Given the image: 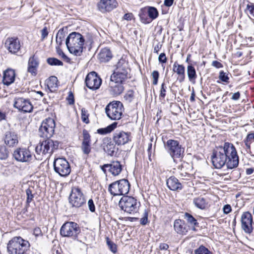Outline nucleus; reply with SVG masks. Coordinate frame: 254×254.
<instances>
[{
  "mask_svg": "<svg viewBox=\"0 0 254 254\" xmlns=\"http://www.w3.org/2000/svg\"><path fill=\"white\" fill-rule=\"evenodd\" d=\"M211 162L216 169H220L226 165L228 169L236 168L239 162L237 150L234 145L225 142L223 146L216 147L211 155Z\"/></svg>",
  "mask_w": 254,
  "mask_h": 254,
  "instance_id": "f257e3e1",
  "label": "nucleus"
},
{
  "mask_svg": "<svg viewBox=\"0 0 254 254\" xmlns=\"http://www.w3.org/2000/svg\"><path fill=\"white\" fill-rule=\"evenodd\" d=\"M84 42L83 36L81 34L73 32L67 37L65 44L71 54L79 56L82 53Z\"/></svg>",
  "mask_w": 254,
  "mask_h": 254,
  "instance_id": "f03ea898",
  "label": "nucleus"
},
{
  "mask_svg": "<svg viewBox=\"0 0 254 254\" xmlns=\"http://www.w3.org/2000/svg\"><path fill=\"white\" fill-rule=\"evenodd\" d=\"M29 242L21 237H14L8 243L7 245L8 254H26L29 249Z\"/></svg>",
  "mask_w": 254,
  "mask_h": 254,
  "instance_id": "7ed1b4c3",
  "label": "nucleus"
},
{
  "mask_svg": "<svg viewBox=\"0 0 254 254\" xmlns=\"http://www.w3.org/2000/svg\"><path fill=\"white\" fill-rule=\"evenodd\" d=\"M129 69L127 62L124 59H120L116 65L114 72L110 78L114 80L124 82L128 77Z\"/></svg>",
  "mask_w": 254,
  "mask_h": 254,
  "instance_id": "20e7f679",
  "label": "nucleus"
},
{
  "mask_svg": "<svg viewBox=\"0 0 254 254\" xmlns=\"http://www.w3.org/2000/svg\"><path fill=\"white\" fill-rule=\"evenodd\" d=\"M164 147L174 161L177 159L182 158L185 152V148L179 141L174 139H169L164 144Z\"/></svg>",
  "mask_w": 254,
  "mask_h": 254,
  "instance_id": "39448f33",
  "label": "nucleus"
},
{
  "mask_svg": "<svg viewBox=\"0 0 254 254\" xmlns=\"http://www.w3.org/2000/svg\"><path fill=\"white\" fill-rule=\"evenodd\" d=\"M119 205L125 212L133 214L138 211L140 202L132 196H124L120 199Z\"/></svg>",
  "mask_w": 254,
  "mask_h": 254,
  "instance_id": "423d86ee",
  "label": "nucleus"
},
{
  "mask_svg": "<svg viewBox=\"0 0 254 254\" xmlns=\"http://www.w3.org/2000/svg\"><path fill=\"white\" fill-rule=\"evenodd\" d=\"M130 184L126 179H121L111 184L108 191L114 195H121L127 194L129 190Z\"/></svg>",
  "mask_w": 254,
  "mask_h": 254,
  "instance_id": "0eeeda50",
  "label": "nucleus"
},
{
  "mask_svg": "<svg viewBox=\"0 0 254 254\" xmlns=\"http://www.w3.org/2000/svg\"><path fill=\"white\" fill-rule=\"evenodd\" d=\"M80 233V228L76 223L71 221L65 222L60 229V234L64 237L75 239Z\"/></svg>",
  "mask_w": 254,
  "mask_h": 254,
  "instance_id": "6e6552de",
  "label": "nucleus"
},
{
  "mask_svg": "<svg viewBox=\"0 0 254 254\" xmlns=\"http://www.w3.org/2000/svg\"><path fill=\"white\" fill-rule=\"evenodd\" d=\"M123 105L120 101L110 103L105 108L107 116L112 120H120L123 115Z\"/></svg>",
  "mask_w": 254,
  "mask_h": 254,
  "instance_id": "1a4fd4ad",
  "label": "nucleus"
},
{
  "mask_svg": "<svg viewBox=\"0 0 254 254\" xmlns=\"http://www.w3.org/2000/svg\"><path fill=\"white\" fill-rule=\"evenodd\" d=\"M59 142L57 141H54L49 138L40 142L35 148V151L38 155L51 154L58 148Z\"/></svg>",
  "mask_w": 254,
  "mask_h": 254,
  "instance_id": "9d476101",
  "label": "nucleus"
},
{
  "mask_svg": "<svg viewBox=\"0 0 254 254\" xmlns=\"http://www.w3.org/2000/svg\"><path fill=\"white\" fill-rule=\"evenodd\" d=\"M69 202L72 207L76 208H79L85 203V196L79 187L72 188L69 197Z\"/></svg>",
  "mask_w": 254,
  "mask_h": 254,
  "instance_id": "9b49d317",
  "label": "nucleus"
},
{
  "mask_svg": "<svg viewBox=\"0 0 254 254\" xmlns=\"http://www.w3.org/2000/svg\"><path fill=\"white\" fill-rule=\"evenodd\" d=\"M55 171L61 177L68 176L71 172V168L68 162L64 158H58L54 162Z\"/></svg>",
  "mask_w": 254,
  "mask_h": 254,
  "instance_id": "f8f14e48",
  "label": "nucleus"
},
{
  "mask_svg": "<svg viewBox=\"0 0 254 254\" xmlns=\"http://www.w3.org/2000/svg\"><path fill=\"white\" fill-rule=\"evenodd\" d=\"M55 123L54 119L49 118L44 120L39 129V135L42 137L49 138L54 133Z\"/></svg>",
  "mask_w": 254,
  "mask_h": 254,
  "instance_id": "ddd939ff",
  "label": "nucleus"
},
{
  "mask_svg": "<svg viewBox=\"0 0 254 254\" xmlns=\"http://www.w3.org/2000/svg\"><path fill=\"white\" fill-rule=\"evenodd\" d=\"M85 82L88 88L96 90L99 88L102 83V80L95 72L92 71L87 75Z\"/></svg>",
  "mask_w": 254,
  "mask_h": 254,
  "instance_id": "4468645a",
  "label": "nucleus"
},
{
  "mask_svg": "<svg viewBox=\"0 0 254 254\" xmlns=\"http://www.w3.org/2000/svg\"><path fill=\"white\" fill-rule=\"evenodd\" d=\"M15 159L21 162H29L33 159L31 152L25 148H19L16 149L13 154Z\"/></svg>",
  "mask_w": 254,
  "mask_h": 254,
  "instance_id": "2eb2a0df",
  "label": "nucleus"
},
{
  "mask_svg": "<svg viewBox=\"0 0 254 254\" xmlns=\"http://www.w3.org/2000/svg\"><path fill=\"white\" fill-rule=\"evenodd\" d=\"M5 48L11 54H16L20 49V41L17 37H8L5 41Z\"/></svg>",
  "mask_w": 254,
  "mask_h": 254,
  "instance_id": "dca6fc26",
  "label": "nucleus"
},
{
  "mask_svg": "<svg viewBox=\"0 0 254 254\" xmlns=\"http://www.w3.org/2000/svg\"><path fill=\"white\" fill-rule=\"evenodd\" d=\"M14 107L18 110L23 112H30L33 109V106L30 101L23 98L15 99Z\"/></svg>",
  "mask_w": 254,
  "mask_h": 254,
  "instance_id": "f3484780",
  "label": "nucleus"
},
{
  "mask_svg": "<svg viewBox=\"0 0 254 254\" xmlns=\"http://www.w3.org/2000/svg\"><path fill=\"white\" fill-rule=\"evenodd\" d=\"M242 228L247 233H251L253 231V217L249 212H244L241 216Z\"/></svg>",
  "mask_w": 254,
  "mask_h": 254,
  "instance_id": "a211bd4d",
  "label": "nucleus"
},
{
  "mask_svg": "<svg viewBox=\"0 0 254 254\" xmlns=\"http://www.w3.org/2000/svg\"><path fill=\"white\" fill-rule=\"evenodd\" d=\"M117 5L118 2L116 0H101L97 4L99 10L103 13L112 11Z\"/></svg>",
  "mask_w": 254,
  "mask_h": 254,
  "instance_id": "6ab92c4d",
  "label": "nucleus"
},
{
  "mask_svg": "<svg viewBox=\"0 0 254 254\" xmlns=\"http://www.w3.org/2000/svg\"><path fill=\"white\" fill-rule=\"evenodd\" d=\"M123 83L110 78L109 86L110 93L114 96L120 95L125 89Z\"/></svg>",
  "mask_w": 254,
  "mask_h": 254,
  "instance_id": "aec40b11",
  "label": "nucleus"
},
{
  "mask_svg": "<svg viewBox=\"0 0 254 254\" xmlns=\"http://www.w3.org/2000/svg\"><path fill=\"white\" fill-rule=\"evenodd\" d=\"M113 140L118 145H124L129 140V134L121 130H116L113 134Z\"/></svg>",
  "mask_w": 254,
  "mask_h": 254,
  "instance_id": "412c9836",
  "label": "nucleus"
},
{
  "mask_svg": "<svg viewBox=\"0 0 254 254\" xmlns=\"http://www.w3.org/2000/svg\"><path fill=\"white\" fill-rule=\"evenodd\" d=\"M39 61L38 57L35 55L31 56L28 62L27 72L32 76H35L37 74Z\"/></svg>",
  "mask_w": 254,
  "mask_h": 254,
  "instance_id": "4be33fe9",
  "label": "nucleus"
},
{
  "mask_svg": "<svg viewBox=\"0 0 254 254\" xmlns=\"http://www.w3.org/2000/svg\"><path fill=\"white\" fill-rule=\"evenodd\" d=\"M102 147L105 152L111 156L114 155L118 150L116 145L111 141V138L105 137L103 140Z\"/></svg>",
  "mask_w": 254,
  "mask_h": 254,
  "instance_id": "5701e85b",
  "label": "nucleus"
},
{
  "mask_svg": "<svg viewBox=\"0 0 254 254\" xmlns=\"http://www.w3.org/2000/svg\"><path fill=\"white\" fill-rule=\"evenodd\" d=\"M4 143L9 147L16 146L18 142L17 134L14 131H7L5 133Z\"/></svg>",
  "mask_w": 254,
  "mask_h": 254,
  "instance_id": "b1692460",
  "label": "nucleus"
},
{
  "mask_svg": "<svg viewBox=\"0 0 254 254\" xmlns=\"http://www.w3.org/2000/svg\"><path fill=\"white\" fill-rule=\"evenodd\" d=\"M189 227L183 220L177 219L174 221V230L179 234L186 235L188 231Z\"/></svg>",
  "mask_w": 254,
  "mask_h": 254,
  "instance_id": "393cba45",
  "label": "nucleus"
},
{
  "mask_svg": "<svg viewBox=\"0 0 254 254\" xmlns=\"http://www.w3.org/2000/svg\"><path fill=\"white\" fill-rule=\"evenodd\" d=\"M173 71L178 75V79L182 82L185 79V67L183 64H180L175 62L173 64Z\"/></svg>",
  "mask_w": 254,
  "mask_h": 254,
  "instance_id": "a878e982",
  "label": "nucleus"
},
{
  "mask_svg": "<svg viewBox=\"0 0 254 254\" xmlns=\"http://www.w3.org/2000/svg\"><path fill=\"white\" fill-rule=\"evenodd\" d=\"M167 185L168 188L173 191L181 190L182 185L174 176L170 177L167 180Z\"/></svg>",
  "mask_w": 254,
  "mask_h": 254,
  "instance_id": "bb28decb",
  "label": "nucleus"
},
{
  "mask_svg": "<svg viewBox=\"0 0 254 254\" xmlns=\"http://www.w3.org/2000/svg\"><path fill=\"white\" fill-rule=\"evenodd\" d=\"M15 77V71L12 69H7L3 73V83L4 84L9 85L14 81Z\"/></svg>",
  "mask_w": 254,
  "mask_h": 254,
  "instance_id": "cd10ccee",
  "label": "nucleus"
},
{
  "mask_svg": "<svg viewBox=\"0 0 254 254\" xmlns=\"http://www.w3.org/2000/svg\"><path fill=\"white\" fill-rule=\"evenodd\" d=\"M109 172L113 176H118L122 170V166L119 161H114L109 164Z\"/></svg>",
  "mask_w": 254,
  "mask_h": 254,
  "instance_id": "c85d7f7f",
  "label": "nucleus"
},
{
  "mask_svg": "<svg viewBox=\"0 0 254 254\" xmlns=\"http://www.w3.org/2000/svg\"><path fill=\"white\" fill-rule=\"evenodd\" d=\"M112 58V54L109 49H102L98 55V59L101 62L106 63L109 61Z\"/></svg>",
  "mask_w": 254,
  "mask_h": 254,
  "instance_id": "c756f323",
  "label": "nucleus"
},
{
  "mask_svg": "<svg viewBox=\"0 0 254 254\" xmlns=\"http://www.w3.org/2000/svg\"><path fill=\"white\" fill-rule=\"evenodd\" d=\"M193 203L197 208L203 210L207 207L208 201L205 198L200 196L194 198Z\"/></svg>",
  "mask_w": 254,
  "mask_h": 254,
  "instance_id": "7c9ffc66",
  "label": "nucleus"
},
{
  "mask_svg": "<svg viewBox=\"0 0 254 254\" xmlns=\"http://www.w3.org/2000/svg\"><path fill=\"white\" fill-rule=\"evenodd\" d=\"M46 84L48 89L53 92L56 90L58 87V80L56 76H51L46 80Z\"/></svg>",
  "mask_w": 254,
  "mask_h": 254,
  "instance_id": "2f4dec72",
  "label": "nucleus"
},
{
  "mask_svg": "<svg viewBox=\"0 0 254 254\" xmlns=\"http://www.w3.org/2000/svg\"><path fill=\"white\" fill-rule=\"evenodd\" d=\"M187 74L189 81L190 82H194L195 80L197 75L195 69L192 64H189L187 67Z\"/></svg>",
  "mask_w": 254,
  "mask_h": 254,
  "instance_id": "473e14b6",
  "label": "nucleus"
},
{
  "mask_svg": "<svg viewBox=\"0 0 254 254\" xmlns=\"http://www.w3.org/2000/svg\"><path fill=\"white\" fill-rule=\"evenodd\" d=\"M184 218L186 220L187 222L192 226V230L193 231H196V229L195 226H198V223L196 219L194 218L191 214L189 213H185L184 215Z\"/></svg>",
  "mask_w": 254,
  "mask_h": 254,
  "instance_id": "72a5a7b5",
  "label": "nucleus"
},
{
  "mask_svg": "<svg viewBox=\"0 0 254 254\" xmlns=\"http://www.w3.org/2000/svg\"><path fill=\"white\" fill-rule=\"evenodd\" d=\"M139 16L141 21L144 24L150 23V18H149L146 8H141L139 13Z\"/></svg>",
  "mask_w": 254,
  "mask_h": 254,
  "instance_id": "f704fd0d",
  "label": "nucleus"
},
{
  "mask_svg": "<svg viewBox=\"0 0 254 254\" xmlns=\"http://www.w3.org/2000/svg\"><path fill=\"white\" fill-rule=\"evenodd\" d=\"M117 126V123L114 122L105 128H101L97 129V133L100 134H106L111 132Z\"/></svg>",
  "mask_w": 254,
  "mask_h": 254,
  "instance_id": "c9c22d12",
  "label": "nucleus"
},
{
  "mask_svg": "<svg viewBox=\"0 0 254 254\" xmlns=\"http://www.w3.org/2000/svg\"><path fill=\"white\" fill-rule=\"evenodd\" d=\"M149 18H150V22L156 19L158 16V11L157 9L152 6H149L146 8Z\"/></svg>",
  "mask_w": 254,
  "mask_h": 254,
  "instance_id": "e433bc0d",
  "label": "nucleus"
},
{
  "mask_svg": "<svg viewBox=\"0 0 254 254\" xmlns=\"http://www.w3.org/2000/svg\"><path fill=\"white\" fill-rule=\"evenodd\" d=\"M66 31L64 28L60 29L56 35V43L59 46H61L63 44V41L65 36Z\"/></svg>",
  "mask_w": 254,
  "mask_h": 254,
  "instance_id": "4c0bfd02",
  "label": "nucleus"
},
{
  "mask_svg": "<svg viewBox=\"0 0 254 254\" xmlns=\"http://www.w3.org/2000/svg\"><path fill=\"white\" fill-rule=\"evenodd\" d=\"M167 90V86L165 82H163L161 85V88L159 91V99L160 100H164L166 96Z\"/></svg>",
  "mask_w": 254,
  "mask_h": 254,
  "instance_id": "58836bf2",
  "label": "nucleus"
},
{
  "mask_svg": "<svg viewBox=\"0 0 254 254\" xmlns=\"http://www.w3.org/2000/svg\"><path fill=\"white\" fill-rule=\"evenodd\" d=\"M47 63L51 65H63V63L58 59L49 58L47 60Z\"/></svg>",
  "mask_w": 254,
  "mask_h": 254,
  "instance_id": "ea45409f",
  "label": "nucleus"
},
{
  "mask_svg": "<svg viewBox=\"0 0 254 254\" xmlns=\"http://www.w3.org/2000/svg\"><path fill=\"white\" fill-rule=\"evenodd\" d=\"M83 140L82 143L91 144V136L86 129L83 130Z\"/></svg>",
  "mask_w": 254,
  "mask_h": 254,
  "instance_id": "a19ab883",
  "label": "nucleus"
},
{
  "mask_svg": "<svg viewBox=\"0 0 254 254\" xmlns=\"http://www.w3.org/2000/svg\"><path fill=\"white\" fill-rule=\"evenodd\" d=\"M195 254H212L206 248L203 246H200L194 251Z\"/></svg>",
  "mask_w": 254,
  "mask_h": 254,
  "instance_id": "79ce46f5",
  "label": "nucleus"
},
{
  "mask_svg": "<svg viewBox=\"0 0 254 254\" xmlns=\"http://www.w3.org/2000/svg\"><path fill=\"white\" fill-rule=\"evenodd\" d=\"M107 244L110 250L113 253H116L117 251V245L113 242L110 240L108 238L106 239Z\"/></svg>",
  "mask_w": 254,
  "mask_h": 254,
  "instance_id": "37998d69",
  "label": "nucleus"
},
{
  "mask_svg": "<svg viewBox=\"0 0 254 254\" xmlns=\"http://www.w3.org/2000/svg\"><path fill=\"white\" fill-rule=\"evenodd\" d=\"M219 78L223 82L228 83L229 82V77L228 74L221 70L219 72Z\"/></svg>",
  "mask_w": 254,
  "mask_h": 254,
  "instance_id": "c03bdc74",
  "label": "nucleus"
},
{
  "mask_svg": "<svg viewBox=\"0 0 254 254\" xmlns=\"http://www.w3.org/2000/svg\"><path fill=\"white\" fill-rule=\"evenodd\" d=\"M88 116L87 111L85 108H82L81 109V119L86 124H88L89 122Z\"/></svg>",
  "mask_w": 254,
  "mask_h": 254,
  "instance_id": "a18cd8bd",
  "label": "nucleus"
},
{
  "mask_svg": "<svg viewBox=\"0 0 254 254\" xmlns=\"http://www.w3.org/2000/svg\"><path fill=\"white\" fill-rule=\"evenodd\" d=\"M8 157V151L5 146L0 147V159L5 160Z\"/></svg>",
  "mask_w": 254,
  "mask_h": 254,
  "instance_id": "49530a36",
  "label": "nucleus"
},
{
  "mask_svg": "<svg viewBox=\"0 0 254 254\" xmlns=\"http://www.w3.org/2000/svg\"><path fill=\"white\" fill-rule=\"evenodd\" d=\"M124 98L128 102H131L134 98V92L133 90H129L127 91L125 95Z\"/></svg>",
  "mask_w": 254,
  "mask_h": 254,
  "instance_id": "de8ad7c7",
  "label": "nucleus"
},
{
  "mask_svg": "<svg viewBox=\"0 0 254 254\" xmlns=\"http://www.w3.org/2000/svg\"><path fill=\"white\" fill-rule=\"evenodd\" d=\"M81 147L82 151L85 154L88 155L91 151V148L90 144L82 143Z\"/></svg>",
  "mask_w": 254,
  "mask_h": 254,
  "instance_id": "09e8293b",
  "label": "nucleus"
},
{
  "mask_svg": "<svg viewBox=\"0 0 254 254\" xmlns=\"http://www.w3.org/2000/svg\"><path fill=\"white\" fill-rule=\"evenodd\" d=\"M151 76H152L153 79L152 82L153 84L154 85H157L159 77V72L157 70H154L151 73Z\"/></svg>",
  "mask_w": 254,
  "mask_h": 254,
  "instance_id": "8fccbe9b",
  "label": "nucleus"
},
{
  "mask_svg": "<svg viewBox=\"0 0 254 254\" xmlns=\"http://www.w3.org/2000/svg\"><path fill=\"white\" fill-rule=\"evenodd\" d=\"M26 193L27 195L26 202L29 204L33 200L34 196L32 194V190L30 189L26 190Z\"/></svg>",
  "mask_w": 254,
  "mask_h": 254,
  "instance_id": "3c124183",
  "label": "nucleus"
},
{
  "mask_svg": "<svg viewBox=\"0 0 254 254\" xmlns=\"http://www.w3.org/2000/svg\"><path fill=\"white\" fill-rule=\"evenodd\" d=\"M41 40L42 41H44L48 36L49 32L48 31L47 27L45 26L41 31Z\"/></svg>",
  "mask_w": 254,
  "mask_h": 254,
  "instance_id": "603ef678",
  "label": "nucleus"
},
{
  "mask_svg": "<svg viewBox=\"0 0 254 254\" xmlns=\"http://www.w3.org/2000/svg\"><path fill=\"white\" fill-rule=\"evenodd\" d=\"M148 222V212L145 210L144 212L143 217L140 219V224L142 225H145Z\"/></svg>",
  "mask_w": 254,
  "mask_h": 254,
  "instance_id": "864d4df0",
  "label": "nucleus"
},
{
  "mask_svg": "<svg viewBox=\"0 0 254 254\" xmlns=\"http://www.w3.org/2000/svg\"><path fill=\"white\" fill-rule=\"evenodd\" d=\"M66 99L69 105H73L74 103V96L71 92L68 93V95Z\"/></svg>",
  "mask_w": 254,
  "mask_h": 254,
  "instance_id": "5fc2aeb1",
  "label": "nucleus"
},
{
  "mask_svg": "<svg viewBox=\"0 0 254 254\" xmlns=\"http://www.w3.org/2000/svg\"><path fill=\"white\" fill-rule=\"evenodd\" d=\"M247 9L249 10L250 14L254 17V4H248L247 5Z\"/></svg>",
  "mask_w": 254,
  "mask_h": 254,
  "instance_id": "6e6d98bb",
  "label": "nucleus"
},
{
  "mask_svg": "<svg viewBox=\"0 0 254 254\" xmlns=\"http://www.w3.org/2000/svg\"><path fill=\"white\" fill-rule=\"evenodd\" d=\"M167 59L164 53H161L158 57V61L160 63L164 64L167 62Z\"/></svg>",
  "mask_w": 254,
  "mask_h": 254,
  "instance_id": "4d7b16f0",
  "label": "nucleus"
},
{
  "mask_svg": "<svg viewBox=\"0 0 254 254\" xmlns=\"http://www.w3.org/2000/svg\"><path fill=\"white\" fill-rule=\"evenodd\" d=\"M88 205L89 210L92 212H93L95 211V206L94 204L93 201L92 199H90L88 201Z\"/></svg>",
  "mask_w": 254,
  "mask_h": 254,
  "instance_id": "13d9d810",
  "label": "nucleus"
},
{
  "mask_svg": "<svg viewBox=\"0 0 254 254\" xmlns=\"http://www.w3.org/2000/svg\"><path fill=\"white\" fill-rule=\"evenodd\" d=\"M232 210L231 206L229 204H226L223 206V211L224 214H227Z\"/></svg>",
  "mask_w": 254,
  "mask_h": 254,
  "instance_id": "bf43d9fd",
  "label": "nucleus"
},
{
  "mask_svg": "<svg viewBox=\"0 0 254 254\" xmlns=\"http://www.w3.org/2000/svg\"><path fill=\"white\" fill-rule=\"evenodd\" d=\"M133 18V15L132 13H126L123 17V19L127 21H130Z\"/></svg>",
  "mask_w": 254,
  "mask_h": 254,
  "instance_id": "052dcab7",
  "label": "nucleus"
},
{
  "mask_svg": "<svg viewBox=\"0 0 254 254\" xmlns=\"http://www.w3.org/2000/svg\"><path fill=\"white\" fill-rule=\"evenodd\" d=\"M33 234L36 237L42 236V231H41V230L40 229V228L39 227L35 228L33 231Z\"/></svg>",
  "mask_w": 254,
  "mask_h": 254,
  "instance_id": "680f3d73",
  "label": "nucleus"
},
{
  "mask_svg": "<svg viewBox=\"0 0 254 254\" xmlns=\"http://www.w3.org/2000/svg\"><path fill=\"white\" fill-rule=\"evenodd\" d=\"M212 65L217 68H220L223 67L222 64L217 61H213L212 63Z\"/></svg>",
  "mask_w": 254,
  "mask_h": 254,
  "instance_id": "e2e57ef3",
  "label": "nucleus"
},
{
  "mask_svg": "<svg viewBox=\"0 0 254 254\" xmlns=\"http://www.w3.org/2000/svg\"><path fill=\"white\" fill-rule=\"evenodd\" d=\"M162 47V44L160 43H158L156 45H155L153 49V52L154 53L157 54H158L159 50L161 49Z\"/></svg>",
  "mask_w": 254,
  "mask_h": 254,
  "instance_id": "0e129e2a",
  "label": "nucleus"
},
{
  "mask_svg": "<svg viewBox=\"0 0 254 254\" xmlns=\"http://www.w3.org/2000/svg\"><path fill=\"white\" fill-rule=\"evenodd\" d=\"M246 139L249 141L250 142L253 141L254 140V133H251L248 134Z\"/></svg>",
  "mask_w": 254,
  "mask_h": 254,
  "instance_id": "69168bd1",
  "label": "nucleus"
},
{
  "mask_svg": "<svg viewBox=\"0 0 254 254\" xmlns=\"http://www.w3.org/2000/svg\"><path fill=\"white\" fill-rule=\"evenodd\" d=\"M174 0H165L164 4L166 6L170 7L172 5Z\"/></svg>",
  "mask_w": 254,
  "mask_h": 254,
  "instance_id": "338daca9",
  "label": "nucleus"
},
{
  "mask_svg": "<svg viewBox=\"0 0 254 254\" xmlns=\"http://www.w3.org/2000/svg\"><path fill=\"white\" fill-rule=\"evenodd\" d=\"M159 248L161 250H167L169 248V246L167 244L161 243L160 245Z\"/></svg>",
  "mask_w": 254,
  "mask_h": 254,
  "instance_id": "774afa93",
  "label": "nucleus"
}]
</instances>
